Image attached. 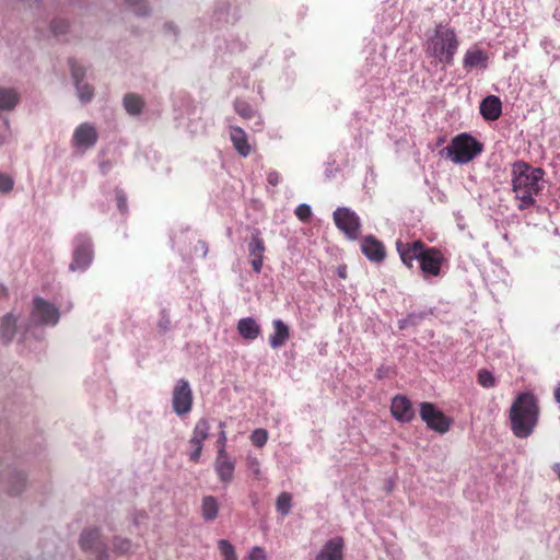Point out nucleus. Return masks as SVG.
I'll use <instances>...</instances> for the list:
<instances>
[{
	"label": "nucleus",
	"mask_w": 560,
	"mask_h": 560,
	"mask_svg": "<svg viewBox=\"0 0 560 560\" xmlns=\"http://www.w3.org/2000/svg\"><path fill=\"white\" fill-rule=\"evenodd\" d=\"M361 250L373 262H382L386 257L384 244L372 235L365 236L362 240Z\"/></svg>",
	"instance_id": "obj_18"
},
{
	"label": "nucleus",
	"mask_w": 560,
	"mask_h": 560,
	"mask_svg": "<svg viewBox=\"0 0 560 560\" xmlns=\"http://www.w3.org/2000/svg\"><path fill=\"white\" fill-rule=\"evenodd\" d=\"M265 249L264 240L260 237L259 232L256 231L248 243L249 256L252 258L264 257Z\"/></svg>",
	"instance_id": "obj_29"
},
{
	"label": "nucleus",
	"mask_w": 560,
	"mask_h": 560,
	"mask_svg": "<svg viewBox=\"0 0 560 560\" xmlns=\"http://www.w3.org/2000/svg\"><path fill=\"white\" fill-rule=\"evenodd\" d=\"M225 427L224 422H220V428L223 429Z\"/></svg>",
	"instance_id": "obj_51"
},
{
	"label": "nucleus",
	"mask_w": 560,
	"mask_h": 560,
	"mask_svg": "<svg viewBox=\"0 0 560 560\" xmlns=\"http://www.w3.org/2000/svg\"><path fill=\"white\" fill-rule=\"evenodd\" d=\"M343 538L340 536L332 537L324 544L315 560H343Z\"/></svg>",
	"instance_id": "obj_17"
},
{
	"label": "nucleus",
	"mask_w": 560,
	"mask_h": 560,
	"mask_svg": "<svg viewBox=\"0 0 560 560\" xmlns=\"http://www.w3.org/2000/svg\"><path fill=\"white\" fill-rule=\"evenodd\" d=\"M479 109L486 120H497L502 114L501 100L495 95H489L481 101Z\"/></svg>",
	"instance_id": "obj_19"
},
{
	"label": "nucleus",
	"mask_w": 560,
	"mask_h": 560,
	"mask_svg": "<svg viewBox=\"0 0 560 560\" xmlns=\"http://www.w3.org/2000/svg\"><path fill=\"white\" fill-rule=\"evenodd\" d=\"M80 546L83 550L96 553L98 560L108 558L106 545L101 541V533L97 528L85 529L81 534Z\"/></svg>",
	"instance_id": "obj_11"
},
{
	"label": "nucleus",
	"mask_w": 560,
	"mask_h": 560,
	"mask_svg": "<svg viewBox=\"0 0 560 560\" xmlns=\"http://www.w3.org/2000/svg\"><path fill=\"white\" fill-rule=\"evenodd\" d=\"M126 2L133 8L136 14L144 15L148 13V5L143 0H126Z\"/></svg>",
	"instance_id": "obj_40"
},
{
	"label": "nucleus",
	"mask_w": 560,
	"mask_h": 560,
	"mask_svg": "<svg viewBox=\"0 0 560 560\" xmlns=\"http://www.w3.org/2000/svg\"><path fill=\"white\" fill-rule=\"evenodd\" d=\"M488 62V55L479 49V48H472L468 49L465 52L464 59H463V66L465 69L470 70L472 68H486Z\"/></svg>",
	"instance_id": "obj_22"
},
{
	"label": "nucleus",
	"mask_w": 560,
	"mask_h": 560,
	"mask_svg": "<svg viewBox=\"0 0 560 560\" xmlns=\"http://www.w3.org/2000/svg\"><path fill=\"white\" fill-rule=\"evenodd\" d=\"M93 248L92 241L85 235L75 237V245L72 254V261L69 266L70 270H85L92 262Z\"/></svg>",
	"instance_id": "obj_7"
},
{
	"label": "nucleus",
	"mask_w": 560,
	"mask_h": 560,
	"mask_svg": "<svg viewBox=\"0 0 560 560\" xmlns=\"http://www.w3.org/2000/svg\"><path fill=\"white\" fill-rule=\"evenodd\" d=\"M246 466L255 475L257 479L260 478V462L256 456L248 455L246 458Z\"/></svg>",
	"instance_id": "obj_37"
},
{
	"label": "nucleus",
	"mask_w": 560,
	"mask_h": 560,
	"mask_svg": "<svg viewBox=\"0 0 560 560\" xmlns=\"http://www.w3.org/2000/svg\"><path fill=\"white\" fill-rule=\"evenodd\" d=\"M511 175L512 189L515 199L518 201L517 208L525 210L534 206L536 197L544 189V170L534 167L526 162L517 161L512 165Z\"/></svg>",
	"instance_id": "obj_1"
},
{
	"label": "nucleus",
	"mask_w": 560,
	"mask_h": 560,
	"mask_svg": "<svg viewBox=\"0 0 560 560\" xmlns=\"http://www.w3.org/2000/svg\"><path fill=\"white\" fill-rule=\"evenodd\" d=\"M234 109L241 117L245 119L253 118L255 114L253 107L243 100H236L234 102Z\"/></svg>",
	"instance_id": "obj_32"
},
{
	"label": "nucleus",
	"mask_w": 560,
	"mask_h": 560,
	"mask_svg": "<svg viewBox=\"0 0 560 560\" xmlns=\"http://www.w3.org/2000/svg\"><path fill=\"white\" fill-rule=\"evenodd\" d=\"M69 65L80 101L83 103L90 102L94 95V91L91 85L81 83L85 75L84 69L81 66H79L77 61L73 59L69 60Z\"/></svg>",
	"instance_id": "obj_16"
},
{
	"label": "nucleus",
	"mask_w": 560,
	"mask_h": 560,
	"mask_svg": "<svg viewBox=\"0 0 560 560\" xmlns=\"http://www.w3.org/2000/svg\"><path fill=\"white\" fill-rule=\"evenodd\" d=\"M420 418L427 427L441 434L446 433L452 424V420L446 417L432 402L423 401L419 405Z\"/></svg>",
	"instance_id": "obj_5"
},
{
	"label": "nucleus",
	"mask_w": 560,
	"mask_h": 560,
	"mask_svg": "<svg viewBox=\"0 0 560 560\" xmlns=\"http://www.w3.org/2000/svg\"><path fill=\"white\" fill-rule=\"evenodd\" d=\"M392 416L399 422H410L415 418L411 401L404 395H396L390 404Z\"/></svg>",
	"instance_id": "obj_13"
},
{
	"label": "nucleus",
	"mask_w": 560,
	"mask_h": 560,
	"mask_svg": "<svg viewBox=\"0 0 560 560\" xmlns=\"http://www.w3.org/2000/svg\"><path fill=\"white\" fill-rule=\"evenodd\" d=\"M192 390L187 380L180 378L177 381L173 394L172 406L175 413L184 416L192 408Z\"/></svg>",
	"instance_id": "obj_8"
},
{
	"label": "nucleus",
	"mask_w": 560,
	"mask_h": 560,
	"mask_svg": "<svg viewBox=\"0 0 560 560\" xmlns=\"http://www.w3.org/2000/svg\"><path fill=\"white\" fill-rule=\"evenodd\" d=\"M552 469L557 474L558 479L560 480V463L555 464Z\"/></svg>",
	"instance_id": "obj_50"
},
{
	"label": "nucleus",
	"mask_w": 560,
	"mask_h": 560,
	"mask_svg": "<svg viewBox=\"0 0 560 560\" xmlns=\"http://www.w3.org/2000/svg\"><path fill=\"white\" fill-rule=\"evenodd\" d=\"M482 150L481 142L468 133H460L454 137L443 151L454 163L466 164L480 154Z\"/></svg>",
	"instance_id": "obj_4"
},
{
	"label": "nucleus",
	"mask_w": 560,
	"mask_h": 560,
	"mask_svg": "<svg viewBox=\"0 0 560 560\" xmlns=\"http://www.w3.org/2000/svg\"><path fill=\"white\" fill-rule=\"evenodd\" d=\"M281 176L278 172L271 171L267 175V182L271 186H277L280 183Z\"/></svg>",
	"instance_id": "obj_44"
},
{
	"label": "nucleus",
	"mask_w": 560,
	"mask_h": 560,
	"mask_svg": "<svg viewBox=\"0 0 560 560\" xmlns=\"http://www.w3.org/2000/svg\"><path fill=\"white\" fill-rule=\"evenodd\" d=\"M18 317L11 313L5 314L0 319V337L4 343L12 341L16 332Z\"/></svg>",
	"instance_id": "obj_23"
},
{
	"label": "nucleus",
	"mask_w": 560,
	"mask_h": 560,
	"mask_svg": "<svg viewBox=\"0 0 560 560\" xmlns=\"http://www.w3.org/2000/svg\"><path fill=\"white\" fill-rule=\"evenodd\" d=\"M247 560H267V553L262 547L255 546L248 552Z\"/></svg>",
	"instance_id": "obj_41"
},
{
	"label": "nucleus",
	"mask_w": 560,
	"mask_h": 560,
	"mask_svg": "<svg viewBox=\"0 0 560 560\" xmlns=\"http://www.w3.org/2000/svg\"><path fill=\"white\" fill-rule=\"evenodd\" d=\"M540 407L538 398L529 392L518 394L509 410L510 428L518 439L530 436L538 425Z\"/></svg>",
	"instance_id": "obj_2"
},
{
	"label": "nucleus",
	"mask_w": 560,
	"mask_h": 560,
	"mask_svg": "<svg viewBox=\"0 0 560 560\" xmlns=\"http://www.w3.org/2000/svg\"><path fill=\"white\" fill-rule=\"evenodd\" d=\"M190 452L188 453L189 459L192 463H198L201 457L203 443L189 440Z\"/></svg>",
	"instance_id": "obj_36"
},
{
	"label": "nucleus",
	"mask_w": 560,
	"mask_h": 560,
	"mask_svg": "<svg viewBox=\"0 0 560 560\" xmlns=\"http://www.w3.org/2000/svg\"><path fill=\"white\" fill-rule=\"evenodd\" d=\"M118 207L121 211L126 210V200L121 196L118 197Z\"/></svg>",
	"instance_id": "obj_47"
},
{
	"label": "nucleus",
	"mask_w": 560,
	"mask_h": 560,
	"mask_svg": "<svg viewBox=\"0 0 560 560\" xmlns=\"http://www.w3.org/2000/svg\"><path fill=\"white\" fill-rule=\"evenodd\" d=\"M230 138L234 149L242 156H247L250 153V145L246 132L237 126L230 128Z\"/></svg>",
	"instance_id": "obj_21"
},
{
	"label": "nucleus",
	"mask_w": 560,
	"mask_h": 560,
	"mask_svg": "<svg viewBox=\"0 0 560 560\" xmlns=\"http://www.w3.org/2000/svg\"><path fill=\"white\" fill-rule=\"evenodd\" d=\"M214 470L221 482L228 485L233 481L235 460L229 456L226 451L218 452L214 460Z\"/></svg>",
	"instance_id": "obj_12"
},
{
	"label": "nucleus",
	"mask_w": 560,
	"mask_h": 560,
	"mask_svg": "<svg viewBox=\"0 0 560 560\" xmlns=\"http://www.w3.org/2000/svg\"><path fill=\"white\" fill-rule=\"evenodd\" d=\"M68 30V23L63 20H55L51 23V31L56 36L62 35Z\"/></svg>",
	"instance_id": "obj_42"
},
{
	"label": "nucleus",
	"mask_w": 560,
	"mask_h": 560,
	"mask_svg": "<svg viewBox=\"0 0 560 560\" xmlns=\"http://www.w3.org/2000/svg\"><path fill=\"white\" fill-rule=\"evenodd\" d=\"M250 264H252V267H253L254 271L256 273H259L261 271V268H262L264 257L252 258Z\"/></svg>",
	"instance_id": "obj_45"
},
{
	"label": "nucleus",
	"mask_w": 560,
	"mask_h": 560,
	"mask_svg": "<svg viewBox=\"0 0 560 560\" xmlns=\"http://www.w3.org/2000/svg\"><path fill=\"white\" fill-rule=\"evenodd\" d=\"M98 135L94 126L89 122H84L75 128L72 142L74 147L88 149L92 148L96 143Z\"/></svg>",
	"instance_id": "obj_14"
},
{
	"label": "nucleus",
	"mask_w": 560,
	"mask_h": 560,
	"mask_svg": "<svg viewBox=\"0 0 560 560\" xmlns=\"http://www.w3.org/2000/svg\"><path fill=\"white\" fill-rule=\"evenodd\" d=\"M273 334L269 337V345L272 349L281 348L290 338V329L281 319L272 320Z\"/></svg>",
	"instance_id": "obj_20"
},
{
	"label": "nucleus",
	"mask_w": 560,
	"mask_h": 560,
	"mask_svg": "<svg viewBox=\"0 0 560 560\" xmlns=\"http://www.w3.org/2000/svg\"><path fill=\"white\" fill-rule=\"evenodd\" d=\"M219 503L213 495H207L202 499L201 514L206 521H213L218 517Z\"/></svg>",
	"instance_id": "obj_25"
},
{
	"label": "nucleus",
	"mask_w": 560,
	"mask_h": 560,
	"mask_svg": "<svg viewBox=\"0 0 560 560\" xmlns=\"http://www.w3.org/2000/svg\"><path fill=\"white\" fill-rule=\"evenodd\" d=\"M13 178L4 173H0V192L8 194L13 189Z\"/></svg>",
	"instance_id": "obj_38"
},
{
	"label": "nucleus",
	"mask_w": 560,
	"mask_h": 560,
	"mask_svg": "<svg viewBox=\"0 0 560 560\" xmlns=\"http://www.w3.org/2000/svg\"><path fill=\"white\" fill-rule=\"evenodd\" d=\"M32 318L39 325L55 326L59 322V310L43 298L36 296L33 300Z\"/></svg>",
	"instance_id": "obj_10"
},
{
	"label": "nucleus",
	"mask_w": 560,
	"mask_h": 560,
	"mask_svg": "<svg viewBox=\"0 0 560 560\" xmlns=\"http://www.w3.org/2000/svg\"><path fill=\"white\" fill-rule=\"evenodd\" d=\"M124 106L128 114L139 115L143 109L144 101L138 94L128 93L124 97Z\"/></svg>",
	"instance_id": "obj_27"
},
{
	"label": "nucleus",
	"mask_w": 560,
	"mask_h": 560,
	"mask_svg": "<svg viewBox=\"0 0 560 560\" xmlns=\"http://www.w3.org/2000/svg\"><path fill=\"white\" fill-rule=\"evenodd\" d=\"M388 372H389V369L382 365L376 370L375 376H376V378L382 380V378L388 376Z\"/></svg>",
	"instance_id": "obj_46"
},
{
	"label": "nucleus",
	"mask_w": 560,
	"mask_h": 560,
	"mask_svg": "<svg viewBox=\"0 0 560 560\" xmlns=\"http://www.w3.org/2000/svg\"><path fill=\"white\" fill-rule=\"evenodd\" d=\"M252 443L257 447H262L268 441V431L265 429H256L250 434Z\"/></svg>",
	"instance_id": "obj_34"
},
{
	"label": "nucleus",
	"mask_w": 560,
	"mask_h": 560,
	"mask_svg": "<svg viewBox=\"0 0 560 560\" xmlns=\"http://www.w3.org/2000/svg\"><path fill=\"white\" fill-rule=\"evenodd\" d=\"M113 546L118 555H127L131 550V541L126 538H115Z\"/></svg>",
	"instance_id": "obj_35"
},
{
	"label": "nucleus",
	"mask_w": 560,
	"mask_h": 560,
	"mask_svg": "<svg viewBox=\"0 0 560 560\" xmlns=\"http://www.w3.org/2000/svg\"><path fill=\"white\" fill-rule=\"evenodd\" d=\"M444 260V255L439 248L423 245L419 257V265L424 277H439Z\"/></svg>",
	"instance_id": "obj_9"
},
{
	"label": "nucleus",
	"mask_w": 560,
	"mask_h": 560,
	"mask_svg": "<svg viewBox=\"0 0 560 560\" xmlns=\"http://www.w3.org/2000/svg\"><path fill=\"white\" fill-rule=\"evenodd\" d=\"M424 243L420 240L412 243H404L402 241L396 242V248L400 256L401 261L408 267H413V261L418 260L422 253Z\"/></svg>",
	"instance_id": "obj_15"
},
{
	"label": "nucleus",
	"mask_w": 560,
	"mask_h": 560,
	"mask_svg": "<svg viewBox=\"0 0 560 560\" xmlns=\"http://www.w3.org/2000/svg\"><path fill=\"white\" fill-rule=\"evenodd\" d=\"M8 296V289L5 285L0 283V299H4Z\"/></svg>",
	"instance_id": "obj_48"
},
{
	"label": "nucleus",
	"mask_w": 560,
	"mask_h": 560,
	"mask_svg": "<svg viewBox=\"0 0 560 560\" xmlns=\"http://www.w3.org/2000/svg\"><path fill=\"white\" fill-rule=\"evenodd\" d=\"M334 222L350 240H355L361 228L358 214L346 207H339L334 211Z\"/></svg>",
	"instance_id": "obj_6"
},
{
	"label": "nucleus",
	"mask_w": 560,
	"mask_h": 560,
	"mask_svg": "<svg viewBox=\"0 0 560 560\" xmlns=\"http://www.w3.org/2000/svg\"><path fill=\"white\" fill-rule=\"evenodd\" d=\"M20 101L19 94L13 89L0 88V109L11 110Z\"/></svg>",
	"instance_id": "obj_26"
},
{
	"label": "nucleus",
	"mask_w": 560,
	"mask_h": 560,
	"mask_svg": "<svg viewBox=\"0 0 560 560\" xmlns=\"http://www.w3.org/2000/svg\"><path fill=\"white\" fill-rule=\"evenodd\" d=\"M555 399L557 402L560 404V384L558 385V387L555 389Z\"/></svg>",
	"instance_id": "obj_49"
},
{
	"label": "nucleus",
	"mask_w": 560,
	"mask_h": 560,
	"mask_svg": "<svg viewBox=\"0 0 560 560\" xmlns=\"http://www.w3.org/2000/svg\"><path fill=\"white\" fill-rule=\"evenodd\" d=\"M459 47L458 37L454 28L439 24L435 26L424 46V51L429 57H433L438 62L445 66H452L454 57Z\"/></svg>",
	"instance_id": "obj_3"
},
{
	"label": "nucleus",
	"mask_w": 560,
	"mask_h": 560,
	"mask_svg": "<svg viewBox=\"0 0 560 560\" xmlns=\"http://www.w3.org/2000/svg\"><path fill=\"white\" fill-rule=\"evenodd\" d=\"M477 380L478 383L485 388H492L495 386V377L487 369H481L478 371Z\"/></svg>",
	"instance_id": "obj_33"
},
{
	"label": "nucleus",
	"mask_w": 560,
	"mask_h": 560,
	"mask_svg": "<svg viewBox=\"0 0 560 560\" xmlns=\"http://www.w3.org/2000/svg\"><path fill=\"white\" fill-rule=\"evenodd\" d=\"M237 331L243 338L254 340L260 335L261 329L253 317H244L237 323Z\"/></svg>",
	"instance_id": "obj_24"
},
{
	"label": "nucleus",
	"mask_w": 560,
	"mask_h": 560,
	"mask_svg": "<svg viewBox=\"0 0 560 560\" xmlns=\"http://www.w3.org/2000/svg\"><path fill=\"white\" fill-rule=\"evenodd\" d=\"M292 506V495L289 492H281L277 498L276 508L283 516L290 513Z\"/></svg>",
	"instance_id": "obj_30"
},
{
	"label": "nucleus",
	"mask_w": 560,
	"mask_h": 560,
	"mask_svg": "<svg viewBox=\"0 0 560 560\" xmlns=\"http://www.w3.org/2000/svg\"><path fill=\"white\" fill-rule=\"evenodd\" d=\"M226 441H228L226 433L224 430H222L219 433L218 440H217L218 452L225 451Z\"/></svg>",
	"instance_id": "obj_43"
},
{
	"label": "nucleus",
	"mask_w": 560,
	"mask_h": 560,
	"mask_svg": "<svg viewBox=\"0 0 560 560\" xmlns=\"http://www.w3.org/2000/svg\"><path fill=\"white\" fill-rule=\"evenodd\" d=\"M295 215L302 221L307 222L312 215L311 207L306 203H302L296 207Z\"/></svg>",
	"instance_id": "obj_39"
},
{
	"label": "nucleus",
	"mask_w": 560,
	"mask_h": 560,
	"mask_svg": "<svg viewBox=\"0 0 560 560\" xmlns=\"http://www.w3.org/2000/svg\"><path fill=\"white\" fill-rule=\"evenodd\" d=\"M218 547L221 555L223 556V560H237L235 548L229 540H219Z\"/></svg>",
	"instance_id": "obj_31"
},
{
	"label": "nucleus",
	"mask_w": 560,
	"mask_h": 560,
	"mask_svg": "<svg viewBox=\"0 0 560 560\" xmlns=\"http://www.w3.org/2000/svg\"><path fill=\"white\" fill-rule=\"evenodd\" d=\"M210 429L211 425L208 419H199L195 424V428L189 440L203 443L210 435Z\"/></svg>",
	"instance_id": "obj_28"
}]
</instances>
